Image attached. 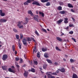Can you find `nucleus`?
Listing matches in <instances>:
<instances>
[{
    "mask_svg": "<svg viewBox=\"0 0 78 78\" xmlns=\"http://www.w3.org/2000/svg\"><path fill=\"white\" fill-rule=\"evenodd\" d=\"M59 4L60 5H63V2H59Z\"/></svg>",
    "mask_w": 78,
    "mask_h": 78,
    "instance_id": "45",
    "label": "nucleus"
},
{
    "mask_svg": "<svg viewBox=\"0 0 78 78\" xmlns=\"http://www.w3.org/2000/svg\"><path fill=\"white\" fill-rule=\"evenodd\" d=\"M14 53H15V55H17V51H15Z\"/></svg>",
    "mask_w": 78,
    "mask_h": 78,
    "instance_id": "51",
    "label": "nucleus"
},
{
    "mask_svg": "<svg viewBox=\"0 0 78 78\" xmlns=\"http://www.w3.org/2000/svg\"><path fill=\"white\" fill-rule=\"evenodd\" d=\"M60 14H64L66 13V11H61L60 12Z\"/></svg>",
    "mask_w": 78,
    "mask_h": 78,
    "instance_id": "25",
    "label": "nucleus"
},
{
    "mask_svg": "<svg viewBox=\"0 0 78 78\" xmlns=\"http://www.w3.org/2000/svg\"><path fill=\"white\" fill-rule=\"evenodd\" d=\"M11 67L12 69H14V67L13 66H12Z\"/></svg>",
    "mask_w": 78,
    "mask_h": 78,
    "instance_id": "60",
    "label": "nucleus"
},
{
    "mask_svg": "<svg viewBox=\"0 0 78 78\" xmlns=\"http://www.w3.org/2000/svg\"><path fill=\"white\" fill-rule=\"evenodd\" d=\"M58 9L59 11H61L62 10V7L61 6H59L58 7Z\"/></svg>",
    "mask_w": 78,
    "mask_h": 78,
    "instance_id": "24",
    "label": "nucleus"
},
{
    "mask_svg": "<svg viewBox=\"0 0 78 78\" xmlns=\"http://www.w3.org/2000/svg\"><path fill=\"white\" fill-rule=\"evenodd\" d=\"M23 23L22 21H20L18 22V24L17 25V26L20 28L22 29L23 27Z\"/></svg>",
    "mask_w": 78,
    "mask_h": 78,
    "instance_id": "1",
    "label": "nucleus"
},
{
    "mask_svg": "<svg viewBox=\"0 0 78 78\" xmlns=\"http://www.w3.org/2000/svg\"><path fill=\"white\" fill-rule=\"evenodd\" d=\"M2 68L3 69V70H6V66H2Z\"/></svg>",
    "mask_w": 78,
    "mask_h": 78,
    "instance_id": "27",
    "label": "nucleus"
},
{
    "mask_svg": "<svg viewBox=\"0 0 78 78\" xmlns=\"http://www.w3.org/2000/svg\"><path fill=\"white\" fill-rule=\"evenodd\" d=\"M63 20H64L63 19H60L57 21V24H61V23Z\"/></svg>",
    "mask_w": 78,
    "mask_h": 78,
    "instance_id": "7",
    "label": "nucleus"
},
{
    "mask_svg": "<svg viewBox=\"0 0 78 78\" xmlns=\"http://www.w3.org/2000/svg\"><path fill=\"white\" fill-rule=\"evenodd\" d=\"M68 7H69V8H73V5H72L70 3H69L68 4Z\"/></svg>",
    "mask_w": 78,
    "mask_h": 78,
    "instance_id": "20",
    "label": "nucleus"
},
{
    "mask_svg": "<svg viewBox=\"0 0 78 78\" xmlns=\"http://www.w3.org/2000/svg\"><path fill=\"white\" fill-rule=\"evenodd\" d=\"M48 77L49 78V76H51V75L50 74H48Z\"/></svg>",
    "mask_w": 78,
    "mask_h": 78,
    "instance_id": "53",
    "label": "nucleus"
},
{
    "mask_svg": "<svg viewBox=\"0 0 78 78\" xmlns=\"http://www.w3.org/2000/svg\"><path fill=\"white\" fill-rule=\"evenodd\" d=\"M50 5H51L50 2H48L46 3V6H50Z\"/></svg>",
    "mask_w": 78,
    "mask_h": 78,
    "instance_id": "35",
    "label": "nucleus"
},
{
    "mask_svg": "<svg viewBox=\"0 0 78 78\" xmlns=\"http://www.w3.org/2000/svg\"><path fill=\"white\" fill-rule=\"evenodd\" d=\"M13 31L15 33H17V30H16V29H13Z\"/></svg>",
    "mask_w": 78,
    "mask_h": 78,
    "instance_id": "46",
    "label": "nucleus"
},
{
    "mask_svg": "<svg viewBox=\"0 0 78 78\" xmlns=\"http://www.w3.org/2000/svg\"><path fill=\"white\" fill-rule=\"evenodd\" d=\"M12 49L13 51H15V46H14V45L12 46Z\"/></svg>",
    "mask_w": 78,
    "mask_h": 78,
    "instance_id": "37",
    "label": "nucleus"
},
{
    "mask_svg": "<svg viewBox=\"0 0 78 78\" xmlns=\"http://www.w3.org/2000/svg\"><path fill=\"white\" fill-rule=\"evenodd\" d=\"M64 35V34H61V36H63Z\"/></svg>",
    "mask_w": 78,
    "mask_h": 78,
    "instance_id": "64",
    "label": "nucleus"
},
{
    "mask_svg": "<svg viewBox=\"0 0 78 78\" xmlns=\"http://www.w3.org/2000/svg\"><path fill=\"white\" fill-rule=\"evenodd\" d=\"M71 12H75V11L73 9H71Z\"/></svg>",
    "mask_w": 78,
    "mask_h": 78,
    "instance_id": "47",
    "label": "nucleus"
},
{
    "mask_svg": "<svg viewBox=\"0 0 78 78\" xmlns=\"http://www.w3.org/2000/svg\"><path fill=\"white\" fill-rule=\"evenodd\" d=\"M72 69H74V66H72Z\"/></svg>",
    "mask_w": 78,
    "mask_h": 78,
    "instance_id": "62",
    "label": "nucleus"
},
{
    "mask_svg": "<svg viewBox=\"0 0 78 78\" xmlns=\"http://www.w3.org/2000/svg\"><path fill=\"white\" fill-rule=\"evenodd\" d=\"M47 65L46 64L44 65L43 66V67L44 69H46Z\"/></svg>",
    "mask_w": 78,
    "mask_h": 78,
    "instance_id": "31",
    "label": "nucleus"
},
{
    "mask_svg": "<svg viewBox=\"0 0 78 78\" xmlns=\"http://www.w3.org/2000/svg\"><path fill=\"white\" fill-rule=\"evenodd\" d=\"M33 5H37V6H40L41 4H40V3H39V2L37 1H34L32 3Z\"/></svg>",
    "mask_w": 78,
    "mask_h": 78,
    "instance_id": "3",
    "label": "nucleus"
},
{
    "mask_svg": "<svg viewBox=\"0 0 78 78\" xmlns=\"http://www.w3.org/2000/svg\"><path fill=\"white\" fill-rule=\"evenodd\" d=\"M59 70L60 72H61L64 73L65 72V69L63 68L61 69H60Z\"/></svg>",
    "mask_w": 78,
    "mask_h": 78,
    "instance_id": "16",
    "label": "nucleus"
},
{
    "mask_svg": "<svg viewBox=\"0 0 78 78\" xmlns=\"http://www.w3.org/2000/svg\"><path fill=\"white\" fill-rule=\"evenodd\" d=\"M9 71L10 72H12V73H15L16 72V71L11 69V68H9L8 69Z\"/></svg>",
    "mask_w": 78,
    "mask_h": 78,
    "instance_id": "6",
    "label": "nucleus"
},
{
    "mask_svg": "<svg viewBox=\"0 0 78 78\" xmlns=\"http://www.w3.org/2000/svg\"><path fill=\"white\" fill-rule=\"evenodd\" d=\"M56 50H58L59 51H61V49H60L59 48H58V47L57 46L56 47Z\"/></svg>",
    "mask_w": 78,
    "mask_h": 78,
    "instance_id": "36",
    "label": "nucleus"
},
{
    "mask_svg": "<svg viewBox=\"0 0 78 78\" xmlns=\"http://www.w3.org/2000/svg\"><path fill=\"white\" fill-rule=\"evenodd\" d=\"M27 12L28 14H30L32 16H33V12H32V11H31L29 10Z\"/></svg>",
    "mask_w": 78,
    "mask_h": 78,
    "instance_id": "11",
    "label": "nucleus"
},
{
    "mask_svg": "<svg viewBox=\"0 0 78 78\" xmlns=\"http://www.w3.org/2000/svg\"><path fill=\"white\" fill-rule=\"evenodd\" d=\"M32 40H33V41L34 42H36V40H35L34 39V38H32Z\"/></svg>",
    "mask_w": 78,
    "mask_h": 78,
    "instance_id": "50",
    "label": "nucleus"
},
{
    "mask_svg": "<svg viewBox=\"0 0 78 78\" xmlns=\"http://www.w3.org/2000/svg\"><path fill=\"white\" fill-rule=\"evenodd\" d=\"M70 61L71 63H73V62H74L75 61V60L71 59H70Z\"/></svg>",
    "mask_w": 78,
    "mask_h": 78,
    "instance_id": "28",
    "label": "nucleus"
},
{
    "mask_svg": "<svg viewBox=\"0 0 78 78\" xmlns=\"http://www.w3.org/2000/svg\"><path fill=\"white\" fill-rule=\"evenodd\" d=\"M36 46H34V48L33 49V53H34V51H35V50H36Z\"/></svg>",
    "mask_w": 78,
    "mask_h": 78,
    "instance_id": "38",
    "label": "nucleus"
},
{
    "mask_svg": "<svg viewBox=\"0 0 78 78\" xmlns=\"http://www.w3.org/2000/svg\"><path fill=\"white\" fill-rule=\"evenodd\" d=\"M0 15L1 16H5V13L2 12V10H0Z\"/></svg>",
    "mask_w": 78,
    "mask_h": 78,
    "instance_id": "9",
    "label": "nucleus"
},
{
    "mask_svg": "<svg viewBox=\"0 0 78 78\" xmlns=\"http://www.w3.org/2000/svg\"><path fill=\"white\" fill-rule=\"evenodd\" d=\"M23 60L22 59V58H21L20 59V63H22V62H23Z\"/></svg>",
    "mask_w": 78,
    "mask_h": 78,
    "instance_id": "49",
    "label": "nucleus"
},
{
    "mask_svg": "<svg viewBox=\"0 0 78 78\" xmlns=\"http://www.w3.org/2000/svg\"><path fill=\"white\" fill-rule=\"evenodd\" d=\"M55 65H58V63L57 62H55Z\"/></svg>",
    "mask_w": 78,
    "mask_h": 78,
    "instance_id": "55",
    "label": "nucleus"
},
{
    "mask_svg": "<svg viewBox=\"0 0 78 78\" xmlns=\"http://www.w3.org/2000/svg\"><path fill=\"white\" fill-rule=\"evenodd\" d=\"M59 70H57L56 71V73H59Z\"/></svg>",
    "mask_w": 78,
    "mask_h": 78,
    "instance_id": "58",
    "label": "nucleus"
},
{
    "mask_svg": "<svg viewBox=\"0 0 78 78\" xmlns=\"http://www.w3.org/2000/svg\"><path fill=\"white\" fill-rule=\"evenodd\" d=\"M47 48H43L42 49V50L43 51H47Z\"/></svg>",
    "mask_w": 78,
    "mask_h": 78,
    "instance_id": "18",
    "label": "nucleus"
},
{
    "mask_svg": "<svg viewBox=\"0 0 78 78\" xmlns=\"http://www.w3.org/2000/svg\"><path fill=\"white\" fill-rule=\"evenodd\" d=\"M52 75H57V74H56V73H52Z\"/></svg>",
    "mask_w": 78,
    "mask_h": 78,
    "instance_id": "44",
    "label": "nucleus"
},
{
    "mask_svg": "<svg viewBox=\"0 0 78 78\" xmlns=\"http://www.w3.org/2000/svg\"><path fill=\"white\" fill-rule=\"evenodd\" d=\"M42 30L43 31H44V32H45V33H47V30H46L44 29H43Z\"/></svg>",
    "mask_w": 78,
    "mask_h": 78,
    "instance_id": "43",
    "label": "nucleus"
},
{
    "mask_svg": "<svg viewBox=\"0 0 78 78\" xmlns=\"http://www.w3.org/2000/svg\"><path fill=\"white\" fill-rule=\"evenodd\" d=\"M35 33L36 34V35H37V36H39V33H38L37 30H36L35 31Z\"/></svg>",
    "mask_w": 78,
    "mask_h": 78,
    "instance_id": "26",
    "label": "nucleus"
},
{
    "mask_svg": "<svg viewBox=\"0 0 78 78\" xmlns=\"http://www.w3.org/2000/svg\"><path fill=\"white\" fill-rule=\"evenodd\" d=\"M72 78H78V76L75 74H73Z\"/></svg>",
    "mask_w": 78,
    "mask_h": 78,
    "instance_id": "12",
    "label": "nucleus"
},
{
    "mask_svg": "<svg viewBox=\"0 0 78 78\" xmlns=\"http://www.w3.org/2000/svg\"><path fill=\"white\" fill-rule=\"evenodd\" d=\"M23 43L24 45H26L27 44V39L25 38H23L22 40Z\"/></svg>",
    "mask_w": 78,
    "mask_h": 78,
    "instance_id": "4",
    "label": "nucleus"
},
{
    "mask_svg": "<svg viewBox=\"0 0 78 78\" xmlns=\"http://www.w3.org/2000/svg\"><path fill=\"white\" fill-rule=\"evenodd\" d=\"M28 75V72L27 71H25L24 73V76H25V77H27V76Z\"/></svg>",
    "mask_w": 78,
    "mask_h": 78,
    "instance_id": "10",
    "label": "nucleus"
},
{
    "mask_svg": "<svg viewBox=\"0 0 78 78\" xmlns=\"http://www.w3.org/2000/svg\"><path fill=\"white\" fill-rule=\"evenodd\" d=\"M18 44H19V45H21V43H20V42H19Z\"/></svg>",
    "mask_w": 78,
    "mask_h": 78,
    "instance_id": "59",
    "label": "nucleus"
},
{
    "mask_svg": "<svg viewBox=\"0 0 78 78\" xmlns=\"http://www.w3.org/2000/svg\"><path fill=\"white\" fill-rule=\"evenodd\" d=\"M69 34H73V31H70L69 32Z\"/></svg>",
    "mask_w": 78,
    "mask_h": 78,
    "instance_id": "41",
    "label": "nucleus"
},
{
    "mask_svg": "<svg viewBox=\"0 0 78 78\" xmlns=\"http://www.w3.org/2000/svg\"><path fill=\"white\" fill-rule=\"evenodd\" d=\"M51 78H55V77L53 76H51Z\"/></svg>",
    "mask_w": 78,
    "mask_h": 78,
    "instance_id": "54",
    "label": "nucleus"
},
{
    "mask_svg": "<svg viewBox=\"0 0 78 78\" xmlns=\"http://www.w3.org/2000/svg\"><path fill=\"white\" fill-rule=\"evenodd\" d=\"M69 26H68L66 28V30H67V29H69Z\"/></svg>",
    "mask_w": 78,
    "mask_h": 78,
    "instance_id": "57",
    "label": "nucleus"
},
{
    "mask_svg": "<svg viewBox=\"0 0 78 78\" xmlns=\"http://www.w3.org/2000/svg\"><path fill=\"white\" fill-rule=\"evenodd\" d=\"M72 40H73V41H74V42H76V40H75V39H74V38L73 37V38H72Z\"/></svg>",
    "mask_w": 78,
    "mask_h": 78,
    "instance_id": "48",
    "label": "nucleus"
},
{
    "mask_svg": "<svg viewBox=\"0 0 78 78\" xmlns=\"http://www.w3.org/2000/svg\"><path fill=\"white\" fill-rule=\"evenodd\" d=\"M35 16L36 17H35ZM35 16H34V19L35 20H36V21H37V20H38L37 18H38V16L35 15Z\"/></svg>",
    "mask_w": 78,
    "mask_h": 78,
    "instance_id": "14",
    "label": "nucleus"
},
{
    "mask_svg": "<svg viewBox=\"0 0 78 78\" xmlns=\"http://www.w3.org/2000/svg\"><path fill=\"white\" fill-rule=\"evenodd\" d=\"M27 41L28 42H30V41H31V39L29 37H28L27 38Z\"/></svg>",
    "mask_w": 78,
    "mask_h": 78,
    "instance_id": "33",
    "label": "nucleus"
},
{
    "mask_svg": "<svg viewBox=\"0 0 78 78\" xmlns=\"http://www.w3.org/2000/svg\"><path fill=\"white\" fill-rule=\"evenodd\" d=\"M34 63L36 65H37V64H38L37 62V61H34Z\"/></svg>",
    "mask_w": 78,
    "mask_h": 78,
    "instance_id": "40",
    "label": "nucleus"
},
{
    "mask_svg": "<svg viewBox=\"0 0 78 78\" xmlns=\"http://www.w3.org/2000/svg\"><path fill=\"white\" fill-rule=\"evenodd\" d=\"M19 48L20 49H21V48H22L21 45H19Z\"/></svg>",
    "mask_w": 78,
    "mask_h": 78,
    "instance_id": "52",
    "label": "nucleus"
},
{
    "mask_svg": "<svg viewBox=\"0 0 78 78\" xmlns=\"http://www.w3.org/2000/svg\"><path fill=\"white\" fill-rule=\"evenodd\" d=\"M7 21V20L3 19L0 20V22L4 23Z\"/></svg>",
    "mask_w": 78,
    "mask_h": 78,
    "instance_id": "8",
    "label": "nucleus"
},
{
    "mask_svg": "<svg viewBox=\"0 0 78 78\" xmlns=\"http://www.w3.org/2000/svg\"><path fill=\"white\" fill-rule=\"evenodd\" d=\"M64 23H68V18H64Z\"/></svg>",
    "mask_w": 78,
    "mask_h": 78,
    "instance_id": "13",
    "label": "nucleus"
},
{
    "mask_svg": "<svg viewBox=\"0 0 78 78\" xmlns=\"http://www.w3.org/2000/svg\"><path fill=\"white\" fill-rule=\"evenodd\" d=\"M15 60L16 61H18L19 60V58L18 57H16L15 58Z\"/></svg>",
    "mask_w": 78,
    "mask_h": 78,
    "instance_id": "39",
    "label": "nucleus"
},
{
    "mask_svg": "<svg viewBox=\"0 0 78 78\" xmlns=\"http://www.w3.org/2000/svg\"><path fill=\"white\" fill-rule=\"evenodd\" d=\"M23 67H25V65H24V66H23Z\"/></svg>",
    "mask_w": 78,
    "mask_h": 78,
    "instance_id": "61",
    "label": "nucleus"
},
{
    "mask_svg": "<svg viewBox=\"0 0 78 78\" xmlns=\"http://www.w3.org/2000/svg\"><path fill=\"white\" fill-rule=\"evenodd\" d=\"M37 56L38 58H40V52H38L37 53Z\"/></svg>",
    "mask_w": 78,
    "mask_h": 78,
    "instance_id": "34",
    "label": "nucleus"
},
{
    "mask_svg": "<svg viewBox=\"0 0 78 78\" xmlns=\"http://www.w3.org/2000/svg\"><path fill=\"white\" fill-rule=\"evenodd\" d=\"M44 56L45 58L48 57V55L47 53H45L44 54Z\"/></svg>",
    "mask_w": 78,
    "mask_h": 78,
    "instance_id": "23",
    "label": "nucleus"
},
{
    "mask_svg": "<svg viewBox=\"0 0 78 78\" xmlns=\"http://www.w3.org/2000/svg\"><path fill=\"white\" fill-rule=\"evenodd\" d=\"M56 39L59 42H61V41H62V40L61 38H59V37H57Z\"/></svg>",
    "mask_w": 78,
    "mask_h": 78,
    "instance_id": "15",
    "label": "nucleus"
},
{
    "mask_svg": "<svg viewBox=\"0 0 78 78\" xmlns=\"http://www.w3.org/2000/svg\"><path fill=\"white\" fill-rule=\"evenodd\" d=\"M16 66L17 67H18V68H19V67H20V66H19L18 65L16 64Z\"/></svg>",
    "mask_w": 78,
    "mask_h": 78,
    "instance_id": "56",
    "label": "nucleus"
},
{
    "mask_svg": "<svg viewBox=\"0 0 78 78\" xmlns=\"http://www.w3.org/2000/svg\"><path fill=\"white\" fill-rule=\"evenodd\" d=\"M72 20H73L74 21H75V19H74V18H73V17H72Z\"/></svg>",
    "mask_w": 78,
    "mask_h": 78,
    "instance_id": "63",
    "label": "nucleus"
},
{
    "mask_svg": "<svg viewBox=\"0 0 78 78\" xmlns=\"http://www.w3.org/2000/svg\"><path fill=\"white\" fill-rule=\"evenodd\" d=\"M46 61H47V62H48V63H50V64H51V63H52V62L50 59H47Z\"/></svg>",
    "mask_w": 78,
    "mask_h": 78,
    "instance_id": "21",
    "label": "nucleus"
},
{
    "mask_svg": "<svg viewBox=\"0 0 78 78\" xmlns=\"http://www.w3.org/2000/svg\"><path fill=\"white\" fill-rule=\"evenodd\" d=\"M7 58H8V55H4L2 57V59L3 61H5L7 59Z\"/></svg>",
    "mask_w": 78,
    "mask_h": 78,
    "instance_id": "5",
    "label": "nucleus"
},
{
    "mask_svg": "<svg viewBox=\"0 0 78 78\" xmlns=\"http://www.w3.org/2000/svg\"><path fill=\"white\" fill-rule=\"evenodd\" d=\"M39 13L40 15H41L42 17H44V13L39 12Z\"/></svg>",
    "mask_w": 78,
    "mask_h": 78,
    "instance_id": "19",
    "label": "nucleus"
},
{
    "mask_svg": "<svg viewBox=\"0 0 78 78\" xmlns=\"http://www.w3.org/2000/svg\"><path fill=\"white\" fill-rule=\"evenodd\" d=\"M28 23V18H25V23H23V25H25V24H27Z\"/></svg>",
    "mask_w": 78,
    "mask_h": 78,
    "instance_id": "17",
    "label": "nucleus"
},
{
    "mask_svg": "<svg viewBox=\"0 0 78 78\" xmlns=\"http://www.w3.org/2000/svg\"><path fill=\"white\" fill-rule=\"evenodd\" d=\"M69 27H74V26L73 24H71L70 23H69Z\"/></svg>",
    "mask_w": 78,
    "mask_h": 78,
    "instance_id": "32",
    "label": "nucleus"
},
{
    "mask_svg": "<svg viewBox=\"0 0 78 78\" xmlns=\"http://www.w3.org/2000/svg\"><path fill=\"white\" fill-rule=\"evenodd\" d=\"M16 39L19 40V36L17 34H16Z\"/></svg>",
    "mask_w": 78,
    "mask_h": 78,
    "instance_id": "29",
    "label": "nucleus"
},
{
    "mask_svg": "<svg viewBox=\"0 0 78 78\" xmlns=\"http://www.w3.org/2000/svg\"><path fill=\"white\" fill-rule=\"evenodd\" d=\"M34 0H27V1L24 3V5H28L29 3H30L31 2H33Z\"/></svg>",
    "mask_w": 78,
    "mask_h": 78,
    "instance_id": "2",
    "label": "nucleus"
},
{
    "mask_svg": "<svg viewBox=\"0 0 78 78\" xmlns=\"http://www.w3.org/2000/svg\"><path fill=\"white\" fill-rule=\"evenodd\" d=\"M31 71L33 73L35 72V69L34 68H31Z\"/></svg>",
    "mask_w": 78,
    "mask_h": 78,
    "instance_id": "30",
    "label": "nucleus"
},
{
    "mask_svg": "<svg viewBox=\"0 0 78 78\" xmlns=\"http://www.w3.org/2000/svg\"><path fill=\"white\" fill-rule=\"evenodd\" d=\"M41 2H42V3H45L48 2V0H41Z\"/></svg>",
    "mask_w": 78,
    "mask_h": 78,
    "instance_id": "22",
    "label": "nucleus"
},
{
    "mask_svg": "<svg viewBox=\"0 0 78 78\" xmlns=\"http://www.w3.org/2000/svg\"><path fill=\"white\" fill-rule=\"evenodd\" d=\"M23 35L22 34H20V39H22V38H23Z\"/></svg>",
    "mask_w": 78,
    "mask_h": 78,
    "instance_id": "42",
    "label": "nucleus"
}]
</instances>
